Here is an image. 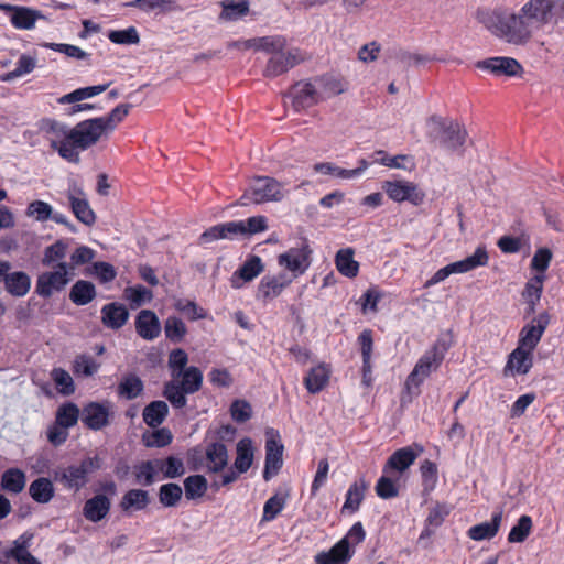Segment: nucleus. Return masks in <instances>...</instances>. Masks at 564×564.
<instances>
[{
	"label": "nucleus",
	"instance_id": "obj_14",
	"mask_svg": "<svg viewBox=\"0 0 564 564\" xmlns=\"http://www.w3.org/2000/svg\"><path fill=\"white\" fill-rule=\"evenodd\" d=\"M284 446L280 441V435L275 433L265 441V459L262 477L265 481L275 477L283 466Z\"/></svg>",
	"mask_w": 564,
	"mask_h": 564
},
{
	"label": "nucleus",
	"instance_id": "obj_12",
	"mask_svg": "<svg viewBox=\"0 0 564 564\" xmlns=\"http://www.w3.org/2000/svg\"><path fill=\"white\" fill-rule=\"evenodd\" d=\"M442 362H436V358L425 351V354L417 360L413 370L406 377L404 388L410 394H419L420 387L423 381L436 370Z\"/></svg>",
	"mask_w": 564,
	"mask_h": 564
},
{
	"label": "nucleus",
	"instance_id": "obj_29",
	"mask_svg": "<svg viewBox=\"0 0 564 564\" xmlns=\"http://www.w3.org/2000/svg\"><path fill=\"white\" fill-rule=\"evenodd\" d=\"M314 82L321 94L322 101L344 94L348 89V82L344 77L333 74L315 77Z\"/></svg>",
	"mask_w": 564,
	"mask_h": 564
},
{
	"label": "nucleus",
	"instance_id": "obj_30",
	"mask_svg": "<svg viewBox=\"0 0 564 564\" xmlns=\"http://www.w3.org/2000/svg\"><path fill=\"white\" fill-rule=\"evenodd\" d=\"M355 554V549L339 540L328 552H321L315 556L316 564H347Z\"/></svg>",
	"mask_w": 564,
	"mask_h": 564
},
{
	"label": "nucleus",
	"instance_id": "obj_47",
	"mask_svg": "<svg viewBox=\"0 0 564 564\" xmlns=\"http://www.w3.org/2000/svg\"><path fill=\"white\" fill-rule=\"evenodd\" d=\"M176 384L185 392L193 394L202 389L203 372L195 366L187 367L183 370L181 381Z\"/></svg>",
	"mask_w": 564,
	"mask_h": 564
},
{
	"label": "nucleus",
	"instance_id": "obj_16",
	"mask_svg": "<svg viewBox=\"0 0 564 564\" xmlns=\"http://www.w3.org/2000/svg\"><path fill=\"white\" fill-rule=\"evenodd\" d=\"M533 367V351L525 348L517 347L508 355L507 362L503 367L505 377L524 376L530 372Z\"/></svg>",
	"mask_w": 564,
	"mask_h": 564
},
{
	"label": "nucleus",
	"instance_id": "obj_7",
	"mask_svg": "<svg viewBox=\"0 0 564 564\" xmlns=\"http://www.w3.org/2000/svg\"><path fill=\"white\" fill-rule=\"evenodd\" d=\"M312 253L306 240L300 247L289 248L278 256V264L292 274V279L303 275L312 263Z\"/></svg>",
	"mask_w": 564,
	"mask_h": 564
},
{
	"label": "nucleus",
	"instance_id": "obj_8",
	"mask_svg": "<svg viewBox=\"0 0 564 564\" xmlns=\"http://www.w3.org/2000/svg\"><path fill=\"white\" fill-rule=\"evenodd\" d=\"M381 188L391 200L395 203L409 202L414 206L422 205L426 196L417 184L404 180L383 181Z\"/></svg>",
	"mask_w": 564,
	"mask_h": 564
},
{
	"label": "nucleus",
	"instance_id": "obj_46",
	"mask_svg": "<svg viewBox=\"0 0 564 564\" xmlns=\"http://www.w3.org/2000/svg\"><path fill=\"white\" fill-rule=\"evenodd\" d=\"M156 468L164 478L175 479L182 477L186 469L184 462L176 456H167L165 459H155Z\"/></svg>",
	"mask_w": 564,
	"mask_h": 564
},
{
	"label": "nucleus",
	"instance_id": "obj_55",
	"mask_svg": "<svg viewBox=\"0 0 564 564\" xmlns=\"http://www.w3.org/2000/svg\"><path fill=\"white\" fill-rule=\"evenodd\" d=\"M35 67H36V58L31 55H28V54H22L15 64V68L11 72L3 74L1 76V80L2 82H11L15 78H19L26 74L32 73L35 69Z\"/></svg>",
	"mask_w": 564,
	"mask_h": 564
},
{
	"label": "nucleus",
	"instance_id": "obj_6",
	"mask_svg": "<svg viewBox=\"0 0 564 564\" xmlns=\"http://www.w3.org/2000/svg\"><path fill=\"white\" fill-rule=\"evenodd\" d=\"M74 272L69 271L68 262L55 264L53 271H46L37 275L35 293L48 299L54 292H61L72 281Z\"/></svg>",
	"mask_w": 564,
	"mask_h": 564
},
{
	"label": "nucleus",
	"instance_id": "obj_38",
	"mask_svg": "<svg viewBox=\"0 0 564 564\" xmlns=\"http://www.w3.org/2000/svg\"><path fill=\"white\" fill-rule=\"evenodd\" d=\"M335 265L337 271L349 279H354L359 273V263L354 259V250L345 248L337 251L335 256Z\"/></svg>",
	"mask_w": 564,
	"mask_h": 564
},
{
	"label": "nucleus",
	"instance_id": "obj_25",
	"mask_svg": "<svg viewBox=\"0 0 564 564\" xmlns=\"http://www.w3.org/2000/svg\"><path fill=\"white\" fill-rule=\"evenodd\" d=\"M110 509V497L104 494H96L85 501L83 507V516L86 520L97 523L108 516Z\"/></svg>",
	"mask_w": 564,
	"mask_h": 564
},
{
	"label": "nucleus",
	"instance_id": "obj_59",
	"mask_svg": "<svg viewBox=\"0 0 564 564\" xmlns=\"http://www.w3.org/2000/svg\"><path fill=\"white\" fill-rule=\"evenodd\" d=\"M131 105L120 104L116 106L108 115L98 117L107 132H112L116 127L129 115Z\"/></svg>",
	"mask_w": 564,
	"mask_h": 564
},
{
	"label": "nucleus",
	"instance_id": "obj_48",
	"mask_svg": "<svg viewBox=\"0 0 564 564\" xmlns=\"http://www.w3.org/2000/svg\"><path fill=\"white\" fill-rule=\"evenodd\" d=\"M264 270V264L259 256L252 254L247 258L243 264L234 273L245 282H250L260 275Z\"/></svg>",
	"mask_w": 564,
	"mask_h": 564
},
{
	"label": "nucleus",
	"instance_id": "obj_22",
	"mask_svg": "<svg viewBox=\"0 0 564 564\" xmlns=\"http://www.w3.org/2000/svg\"><path fill=\"white\" fill-rule=\"evenodd\" d=\"M137 334L144 340H154L161 334L159 317L151 310H141L134 321Z\"/></svg>",
	"mask_w": 564,
	"mask_h": 564
},
{
	"label": "nucleus",
	"instance_id": "obj_11",
	"mask_svg": "<svg viewBox=\"0 0 564 564\" xmlns=\"http://www.w3.org/2000/svg\"><path fill=\"white\" fill-rule=\"evenodd\" d=\"M111 414L109 401H90L83 406L80 420L87 429L100 431L110 424Z\"/></svg>",
	"mask_w": 564,
	"mask_h": 564
},
{
	"label": "nucleus",
	"instance_id": "obj_49",
	"mask_svg": "<svg viewBox=\"0 0 564 564\" xmlns=\"http://www.w3.org/2000/svg\"><path fill=\"white\" fill-rule=\"evenodd\" d=\"M108 87H109V84L77 88L69 94L62 96L58 99V102L63 104V105L64 104H75L77 101H82V100L95 97V96L106 91Z\"/></svg>",
	"mask_w": 564,
	"mask_h": 564
},
{
	"label": "nucleus",
	"instance_id": "obj_3",
	"mask_svg": "<svg viewBox=\"0 0 564 564\" xmlns=\"http://www.w3.org/2000/svg\"><path fill=\"white\" fill-rule=\"evenodd\" d=\"M102 459L95 455L86 457L79 464L57 467L53 473L54 481L62 485L65 490L79 491L89 482V475L101 469Z\"/></svg>",
	"mask_w": 564,
	"mask_h": 564
},
{
	"label": "nucleus",
	"instance_id": "obj_43",
	"mask_svg": "<svg viewBox=\"0 0 564 564\" xmlns=\"http://www.w3.org/2000/svg\"><path fill=\"white\" fill-rule=\"evenodd\" d=\"M167 414H169V406H167L166 402L156 400V401L150 402L143 409L142 416H143L144 423L148 426L155 429L165 421Z\"/></svg>",
	"mask_w": 564,
	"mask_h": 564
},
{
	"label": "nucleus",
	"instance_id": "obj_27",
	"mask_svg": "<svg viewBox=\"0 0 564 564\" xmlns=\"http://www.w3.org/2000/svg\"><path fill=\"white\" fill-rule=\"evenodd\" d=\"M101 323L105 327L117 330L129 319L128 308L119 302H111L101 307Z\"/></svg>",
	"mask_w": 564,
	"mask_h": 564
},
{
	"label": "nucleus",
	"instance_id": "obj_63",
	"mask_svg": "<svg viewBox=\"0 0 564 564\" xmlns=\"http://www.w3.org/2000/svg\"><path fill=\"white\" fill-rule=\"evenodd\" d=\"M286 503V496L275 494L270 497L263 506L262 522L273 521L278 514L284 509Z\"/></svg>",
	"mask_w": 564,
	"mask_h": 564
},
{
	"label": "nucleus",
	"instance_id": "obj_61",
	"mask_svg": "<svg viewBox=\"0 0 564 564\" xmlns=\"http://www.w3.org/2000/svg\"><path fill=\"white\" fill-rule=\"evenodd\" d=\"M182 496V487L175 482L164 484L159 489V500L164 507H175Z\"/></svg>",
	"mask_w": 564,
	"mask_h": 564
},
{
	"label": "nucleus",
	"instance_id": "obj_41",
	"mask_svg": "<svg viewBox=\"0 0 564 564\" xmlns=\"http://www.w3.org/2000/svg\"><path fill=\"white\" fill-rule=\"evenodd\" d=\"M4 289L10 295L22 297L31 289V278L23 271L11 272L10 276L6 279Z\"/></svg>",
	"mask_w": 564,
	"mask_h": 564
},
{
	"label": "nucleus",
	"instance_id": "obj_56",
	"mask_svg": "<svg viewBox=\"0 0 564 564\" xmlns=\"http://www.w3.org/2000/svg\"><path fill=\"white\" fill-rule=\"evenodd\" d=\"M79 409L73 402H66L58 406L55 414V422L64 427H73L77 424L79 419Z\"/></svg>",
	"mask_w": 564,
	"mask_h": 564
},
{
	"label": "nucleus",
	"instance_id": "obj_33",
	"mask_svg": "<svg viewBox=\"0 0 564 564\" xmlns=\"http://www.w3.org/2000/svg\"><path fill=\"white\" fill-rule=\"evenodd\" d=\"M416 457L417 454L410 446L397 449L384 464L383 474H387L390 470L403 473L415 462Z\"/></svg>",
	"mask_w": 564,
	"mask_h": 564
},
{
	"label": "nucleus",
	"instance_id": "obj_53",
	"mask_svg": "<svg viewBox=\"0 0 564 564\" xmlns=\"http://www.w3.org/2000/svg\"><path fill=\"white\" fill-rule=\"evenodd\" d=\"M533 528L532 518L528 514H522L517 523L511 528L508 534L509 543H523L531 534Z\"/></svg>",
	"mask_w": 564,
	"mask_h": 564
},
{
	"label": "nucleus",
	"instance_id": "obj_1",
	"mask_svg": "<svg viewBox=\"0 0 564 564\" xmlns=\"http://www.w3.org/2000/svg\"><path fill=\"white\" fill-rule=\"evenodd\" d=\"M558 0H529L519 12L508 8L479 9L477 20L496 37L512 45L528 44L535 31L551 23Z\"/></svg>",
	"mask_w": 564,
	"mask_h": 564
},
{
	"label": "nucleus",
	"instance_id": "obj_2",
	"mask_svg": "<svg viewBox=\"0 0 564 564\" xmlns=\"http://www.w3.org/2000/svg\"><path fill=\"white\" fill-rule=\"evenodd\" d=\"M108 132L98 117L78 122L69 130L67 140H52L51 148L70 163L80 161L79 150L85 151L95 145Z\"/></svg>",
	"mask_w": 564,
	"mask_h": 564
},
{
	"label": "nucleus",
	"instance_id": "obj_26",
	"mask_svg": "<svg viewBox=\"0 0 564 564\" xmlns=\"http://www.w3.org/2000/svg\"><path fill=\"white\" fill-rule=\"evenodd\" d=\"M503 512L498 509L491 514L490 521L481 522L470 527L467 530V536L474 541H484L494 539L502 523Z\"/></svg>",
	"mask_w": 564,
	"mask_h": 564
},
{
	"label": "nucleus",
	"instance_id": "obj_4",
	"mask_svg": "<svg viewBox=\"0 0 564 564\" xmlns=\"http://www.w3.org/2000/svg\"><path fill=\"white\" fill-rule=\"evenodd\" d=\"M284 185L271 176H254L250 186L240 196L238 204L248 206L267 202H281L288 195Z\"/></svg>",
	"mask_w": 564,
	"mask_h": 564
},
{
	"label": "nucleus",
	"instance_id": "obj_19",
	"mask_svg": "<svg viewBox=\"0 0 564 564\" xmlns=\"http://www.w3.org/2000/svg\"><path fill=\"white\" fill-rule=\"evenodd\" d=\"M70 209L78 221L86 226H91L96 221V214L91 209L85 193L82 188H69L66 194Z\"/></svg>",
	"mask_w": 564,
	"mask_h": 564
},
{
	"label": "nucleus",
	"instance_id": "obj_57",
	"mask_svg": "<svg viewBox=\"0 0 564 564\" xmlns=\"http://www.w3.org/2000/svg\"><path fill=\"white\" fill-rule=\"evenodd\" d=\"M164 333L165 337L170 341L177 344L181 343L186 336L187 327L181 318L176 316H170L164 323Z\"/></svg>",
	"mask_w": 564,
	"mask_h": 564
},
{
	"label": "nucleus",
	"instance_id": "obj_50",
	"mask_svg": "<svg viewBox=\"0 0 564 564\" xmlns=\"http://www.w3.org/2000/svg\"><path fill=\"white\" fill-rule=\"evenodd\" d=\"M208 489V482L203 475H192L184 479V492L188 500L202 498Z\"/></svg>",
	"mask_w": 564,
	"mask_h": 564
},
{
	"label": "nucleus",
	"instance_id": "obj_17",
	"mask_svg": "<svg viewBox=\"0 0 564 564\" xmlns=\"http://www.w3.org/2000/svg\"><path fill=\"white\" fill-rule=\"evenodd\" d=\"M35 533L26 530L12 541L9 549L4 551L13 557L18 564H42L30 551Z\"/></svg>",
	"mask_w": 564,
	"mask_h": 564
},
{
	"label": "nucleus",
	"instance_id": "obj_34",
	"mask_svg": "<svg viewBox=\"0 0 564 564\" xmlns=\"http://www.w3.org/2000/svg\"><path fill=\"white\" fill-rule=\"evenodd\" d=\"M329 377V368L325 364H321L310 369L303 383L310 393L316 394L327 386Z\"/></svg>",
	"mask_w": 564,
	"mask_h": 564
},
{
	"label": "nucleus",
	"instance_id": "obj_44",
	"mask_svg": "<svg viewBox=\"0 0 564 564\" xmlns=\"http://www.w3.org/2000/svg\"><path fill=\"white\" fill-rule=\"evenodd\" d=\"M29 494L35 502L47 503L53 499L55 489L51 479L39 477L31 482Z\"/></svg>",
	"mask_w": 564,
	"mask_h": 564
},
{
	"label": "nucleus",
	"instance_id": "obj_45",
	"mask_svg": "<svg viewBox=\"0 0 564 564\" xmlns=\"http://www.w3.org/2000/svg\"><path fill=\"white\" fill-rule=\"evenodd\" d=\"M420 474L422 479V494L423 496H430L432 491L435 490L438 481L437 465L430 459H424L420 466Z\"/></svg>",
	"mask_w": 564,
	"mask_h": 564
},
{
	"label": "nucleus",
	"instance_id": "obj_10",
	"mask_svg": "<svg viewBox=\"0 0 564 564\" xmlns=\"http://www.w3.org/2000/svg\"><path fill=\"white\" fill-rule=\"evenodd\" d=\"M550 322L551 315L545 311L535 316L530 323L525 324L521 328L518 338V346L534 352L544 332L550 325Z\"/></svg>",
	"mask_w": 564,
	"mask_h": 564
},
{
	"label": "nucleus",
	"instance_id": "obj_31",
	"mask_svg": "<svg viewBox=\"0 0 564 564\" xmlns=\"http://www.w3.org/2000/svg\"><path fill=\"white\" fill-rule=\"evenodd\" d=\"M489 261V254L485 246H479L476 248L475 252L456 262H452L448 265L451 274L454 273H466L471 270H475L479 267H486Z\"/></svg>",
	"mask_w": 564,
	"mask_h": 564
},
{
	"label": "nucleus",
	"instance_id": "obj_13",
	"mask_svg": "<svg viewBox=\"0 0 564 564\" xmlns=\"http://www.w3.org/2000/svg\"><path fill=\"white\" fill-rule=\"evenodd\" d=\"M475 66L495 76L516 77L523 72V67L516 58L507 56H495L478 61Z\"/></svg>",
	"mask_w": 564,
	"mask_h": 564
},
{
	"label": "nucleus",
	"instance_id": "obj_5",
	"mask_svg": "<svg viewBox=\"0 0 564 564\" xmlns=\"http://www.w3.org/2000/svg\"><path fill=\"white\" fill-rule=\"evenodd\" d=\"M254 448L250 437H243L236 445V458L232 467L228 468L219 480L213 482L215 490L228 486L238 480L241 474L247 473L252 466Z\"/></svg>",
	"mask_w": 564,
	"mask_h": 564
},
{
	"label": "nucleus",
	"instance_id": "obj_58",
	"mask_svg": "<svg viewBox=\"0 0 564 564\" xmlns=\"http://www.w3.org/2000/svg\"><path fill=\"white\" fill-rule=\"evenodd\" d=\"M99 368L100 364L97 362L91 356L86 354L77 355L73 362V371L77 376H94L99 370Z\"/></svg>",
	"mask_w": 564,
	"mask_h": 564
},
{
	"label": "nucleus",
	"instance_id": "obj_21",
	"mask_svg": "<svg viewBox=\"0 0 564 564\" xmlns=\"http://www.w3.org/2000/svg\"><path fill=\"white\" fill-rule=\"evenodd\" d=\"M302 58L297 50L289 51L286 53L281 51L268 61L264 69V76L278 77L300 64Z\"/></svg>",
	"mask_w": 564,
	"mask_h": 564
},
{
	"label": "nucleus",
	"instance_id": "obj_52",
	"mask_svg": "<svg viewBox=\"0 0 564 564\" xmlns=\"http://www.w3.org/2000/svg\"><path fill=\"white\" fill-rule=\"evenodd\" d=\"M220 19L226 21H234L242 18L249 12L248 0H224Z\"/></svg>",
	"mask_w": 564,
	"mask_h": 564
},
{
	"label": "nucleus",
	"instance_id": "obj_51",
	"mask_svg": "<svg viewBox=\"0 0 564 564\" xmlns=\"http://www.w3.org/2000/svg\"><path fill=\"white\" fill-rule=\"evenodd\" d=\"M68 245L63 239L56 240L54 243L44 249L42 264L44 267H55L54 263L64 262L67 256Z\"/></svg>",
	"mask_w": 564,
	"mask_h": 564
},
{
	"label": "nucleus",
	"instance_id": "obj_9",
	"mask_svg": "<svg viewBox=\"0 0 564 564\" xmlns=\"http://www.w3.org/2000/svg\"><path fill=\"white\" fill-rule=\"evenodd\" d=\"M440 126L438 143L442 148L451 152L463 153L464 145L468 138V132L464 124L455 120H444L442 118H433Z\"/></svg>",
	"mask_w": 564,
	"mask_h": 564
},
{
	"label": "nucleus",
	"instance_id": "obj_64",
	"mask_svg": "<svg viewBox=\"0 0 564 564\" xmlns=\"http://www.w3.org/2000/svg\"><path fill=\"white\" fill-rule=\"evenodd\" d=\"M51 378L61 394L70 395L75 392L74 380L65 369L54 368L51 371Z\"/></svg>",
	"mask_w": 564,
	"mask_h": 564
},
{
	"label": "nucleus",
	"instance_id": "obj_39",
	"mask_svg": "<svg viewBox=\"0 0 564 564\" xmlns=\"http://www.w3.org/2000/svg\"><path fill=\"white\" fill-rule=\"evenodd\" d=\"M143 390L144 384L141 378L135 373H128L120 380L117 394L126 400H134L142 394Z\"/></svg>",
	"mask_w": 564,
	"mask_h": 564
},
{
	"label": "nucleus",
	"instance_id": "obj_35",
	"mask_svg": "<svg viewBox=\"0 0 564 564\" xmlns=\"http://www.w3.org/2000/svg\"><path fill=\"white\" fill-rule=\"evenodd\" d=\"M368 489V484L364 478L354 481L346 495L341 512L348 511L350 514L357 512L365 499V492Z\"/></svg>",
	"mask_w": 564,
	"mask_h": 564
},
{
	"label": "nucleus",
	"instance_id": "obj_24",
	"mask_svg": "<svg viewBox=\"0 0 564 564\" xmlns=\"http://www.w3.org/2000/svg\"><path fill=\"white\" fill-rule=\"evenodd\" d=\"M0 10L12 12L10 22L18 30H32L35 26L36 20L41 18V13L36 10L2 3Z\"/></svg>",
	"mask_w": 564,
	"mask_h": 564
},
{
	"label": "nucleus",
	"instance_id": "obj_36",
	"mask_svg": "<svg viewBox=\"0 0 564 564\" xmlns=\"http://www.w3.org/2000/svg\"><path fill=\"white\" fill-rule=\"evenodd\" d=\"M546 275L534 274L524 285L522 296L528 304V313H534L543 293Z\"/></svg>",
	"mask_w": 564,
	"mask_h": 564
},
{
	"label": "nucleus",
	"instance_id": "obj_15",
	"mask_svg": "<svg viewBox=\"0 0 564 564\" xmlns=\"http://www.w3.org/2000/svg\"><path fill=\"white\" fill-rule=\"evenodd\" d=\"M292 106L296 111L305 110L322 101L315 82H297L290 91Z\"/></svg>",
	"mask_w": 564,
	"mask_h": 564
},
{
	"label": "nucleus",
	"instance_id": "obj_18",
	"mask_svg": "<svg viewBox=\"0 0 564 564\" xmlns=\"http://www.w3.org/2000/svg\"><path fill=\"white\" fill-rule=\"evenodd\" d=\"M359 345L362 366H361V382L365 387L369 388L372 384V365L371 356L373 351V332L369 328L364 329L357 337Z\"/></svg>",
	"mask_w": 564,
	"mask_h": 564
},
{
	"label": "nucleus",
	"instance_id": "obj_60",
	"mask_svg": "<svg viewBox=\"0 0 564 564\" xmlns=\"http://www.w3.org/2000/svg\"><path fill=\"white\" fill-rule=\"evenodd\" d=\"M40 131L45 133L46 135H52V140H67V135L69 133V128L51 118L42 119L39 127Z\"/></svg>",
	"mask_w": 564,
	"mask_h": 564
},
{
	"label": "nucleus",
	"instance_id": "obj_20",
	"mask_svg": "<svg viewBox=\"0 0 564 564\" xmlns=\"http://www.w3.org/2000/svg\"><path fill=\"white\" fill-rule=\"evenodd\" d=\"M293 282L286 273L280 272L275 275H264L258 285L257 297L265 301L273 300Z\"/></svg>",
	"mask_w": 564,
	"mask_h": 564
},
{
	"label": "nucleus",
	"instance_id": "obj_32",
	"mask_svg": "<svg viewBox=\"0 0 564 564\" xmlns=\"http://www.w3.org/2000/svg\"><path fill=\"white\" fill-rule=\"evenodd\" d=\"M241 228L236 221H227L209 227L199 236V243L206 245L220 239H234Z\"/></svg>",
	"mask_w": 564,
	"mask_h": 564
},
{
	"label": "nucleus",
	"instance_id": "obj_42",
	"mask_svg": "<svg viewBox=\"0 0 564 564\" xmlns=\"http://www.w3.org/2000/svg\"><path fill=\"white\" fill-rule=\"evenodd\" d=\"M25 484L26 477L24 471L15 467L7 469L0 479L1 489L14 495L23 491Z\"/></svg>",
	"mask_w": 564,
	"mask_h": 564
},
{
	"label": "nucleus",
	"instance_id": "obj_54",
	"mask_svg": "<svg viewBox=\"0 0 564 564\" xmlns=\"http://www.w3.org/2000/svg\"><path fill=\"white\" fill-rule=\"evenodd\" d=\"M152 297V291L141 284L127 286L123 290V299L130 303L131 308L140 307L144 303L150 302Z\"/></svg>",
	"mask_w": 564,
	"mask_h": 564
},
{
	"label": "nucleus",
	"instance_id": "obj_37",
	"mask_svg": "<svg viewBox=\"0 0 564 564\" xmlns=\"http://www.w3.org/2000/svg\"><path fill=\"white\" fill-rule=\"evenodd\" d=\"M97 295L96 286L86 280L76 281L69 291V300L77 306L89 304Z\"/></svg>",
	"mask_w": 564,
	"mask_h": 564
},
{
	"label": "nucleus",
	"instance_id": "obj_40",
	"mask_svg": "<svg viewBox=\"0 0 564 564\" xmlns=\"http://www.w3.org/2000/svg\"><path fill=\"white\" fill-rule=\"evenodd\" d=\"M150 503L149 492L143 489L128 490L120 501V508L123 512L141 511Z\"/></svg>",
	"mask_w": 564,
	"mask_h": 564
},
{
	"label": "nucleus",
	"instance_id": "obj_23",
	"mask_svg": "<svg viewBox=\"0 0 564 564\" xmlns=\"http://www.w3.org/2000/svg\"><path fill=\"white\" fill-rule=\"evenodd\" d=\"M25 215L41 223L51 219L56 224L65 225L66 227L74 229V226L68 221L64 214L54 213L52 206L44 200L36 199L31 202L26 207Z\"/></svg>",
	"mask_w": 564,
	"mask_h": 564
},
{
	"label": "nucleus",
	"instance_id": "obj_28",
	"mask_svg": "<svg viewBox=\"0 0 564 564\" xmlns=\"http://www.w3.org/2000/svg\"><path fill=\"white\" fill-rule=\"evenodd\" d=\"M206 470L212 474L223 471L228 465V449L221 442L207 444L205 451Z\"/></svg>",
	"mask_w": 564,
	"mask_h": 564
},
{
	"label": "nucleus",
	"instance_id": "obj_62",
	"mask_svg": "<svg viewBox=\"0 0 564 564\" xmlns=\"http://www.w3.org/2000/svg\"><path fill=\"white\" fill-rule=\"evenodd\" d=\"M452 506L446 502H436L429 509L425 524L434 529L440 528L452 512Z\"/></svg>",
	"mask_w": 564,
	"mask_h": 564
}]
</instances>
